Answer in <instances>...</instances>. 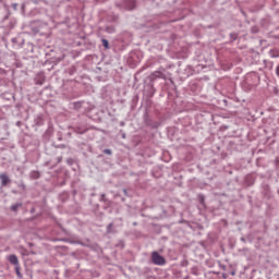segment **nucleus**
I'll use <instances>...</instances> for the list:
<instances>
[{"mask_svg":"<svg viewBox=\"0 0 279 279\" xmlns=\"http://www.w3.org/2000/svg\"><path fill=\"white\" fill-rule=\"evenodd\" d=\"M102 45H104V47L106 48V49H108V40L107 39H102Z\"/></svg>","mask_w":279,"mask_h":279,"instance_id":"obj_7","label":"nucleus"},{"mask_svg":"<svg viewBox=\"0 0 279 279\" xmlns=\"http://www.w3.org/2000/svg\"><path fill=\"white\" fill-rule=\"evenodd\" d=\"M108 228H109V229L112 228V223H110V225L108 226Z\"/></svg>","mask_w":279,"mask_h":279,"instance_id":"obj_10","label":"nucleus"},{"mask_svg":"<svg viewBox=\"0 0 279 279\" xmlns=\"http://www.w3.org/2000/svg\"><path fill=\"white\" fill-rule=\"evenodd\" d=\"M124 193L126 194V193H128V190H124Z\"/></svg>","mask_w":279,"mask_h":279,"instance_id":"obj_11","label":"nucleus"},{"mask_svg":"<svg viewBox=\"0 0 279 279\" xmlns=\"http://www.w3.org/2000/svg\"><path fill=\"white\" fill-rule=\"evenodd\" d=\"M8 260L11 263V265H15V267L19 266V257H16V255H10Z\"/></svg>","mask_w":279,"mask_h":279,"instance_id":"obj_3","label":"nucleus"},{"mask_svg":"<svg viewBox=\"0 0 279 279\" xmlns=\"http://www.w3.org/2000/svg\"><path fill=\"white\" fill-rule=\"evenodd\" d=\"M19 206H21V204H15V205H13V206L11 207V210H14V211L19 210Z\"/></svg>","mask_w":279,"mask_h":279,"instance_id":"obj_6","label":"nucleus"},{"mask_svg":"<svg viewBox=\"0 0 279 279\" xmlns=\"http://www.w3.org/2000/svg\"><path fill=\"white\" fill-rule=\"evenodd\" d=\"M151 262L154 265L162 266L167 265V259H165L161 255L158 254V252L154 251L151 253Z\"/></svg>","mask_w":279,"mask_h":279,"instance_id":"obj_1","label":"nucleus"},{"mask_svg":"<svg viewBox=\"0 0 279 279\" xmlns=\"http://www.w3.org/2000/svg\"><path fill=\"white\" fill-rule=\"evenodd\" d=\"M104 154H107V156H111V155H112V150H110V149H105V150H104Z\"/></svg>","mask_w":279,"mask_h":279,"instance_id":"obj_8","label":"nucleus"},{"mask_svg":"<svg viewBox=\"0 0 279 279\" xmlns=\"http://www.w3.org/2000/svg\"><path fill=\"white\" fill-rule=\"evenodd\" d=\"M0 180L2 186H8V184H10V178L5 173L0 174Z\"/></svg>","mask_w":279,"mask_h":279,"instance_id":"obj_2","label":"nucleus"},{"mask_svg":"<svg viewBox=\"0 0 279 279\" xmlns=\"http://www.w3.org/2000/svg\"><path fill=\"white\" fill-rule=\"evenodd\" d=\"M15 272H16V276H17V278H23V274H21V266L20 265H17V266H15Z\"/></svg>","mask_w":279,"mask_h":279,"instance_id":"obj_5","label":"nucleus"},{"mask_svg":"<svg viewBox=\"0 0 279 279\" xmlns=\"http://www.w3.org/2000/svg\"><path fill=\"white\" fill-rule=\"evenodd\" d=\"M35 175H36L35 178H39V174H38V172H35Z\"/></svg>","mask_w":279,"mask_h":279,"instance_id":"obj_9","label":"nucleus"},{"mask_svg":"<svg viewBox=\"0 0 279 279\" xmlns=\"http://www.w3.org/2000/svg\"><path fill=\"white\" fill-rule=\"evenodd\" d=\"M162 78L165 77V74H162V72L160 71H155L151 75H150V80H156V78Z\"/></svg>","mask_w":279,"mask_h":279,"instance_id":"obj_4","label":"nucleus"}]
</instances>
